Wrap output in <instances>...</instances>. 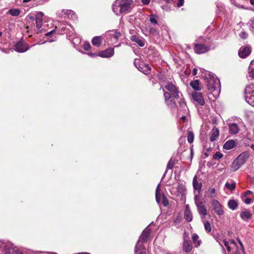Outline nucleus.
Listing matches in <instances>:
<instances>
[{
	"mask_svg": "<svg viewBox=\"0 0 254 254\" xmlns=\"http://www.w3.org/2000/svg\"><path fill=\"white\" fill-rule=\"evenodd\" d=\"M130 39L131 41L136 42L140 47H143L144 46V42L135 35H132L130 37Z\"/></svg>",
	"mask_w": 254,
	"mask_h": 254,
	"instance_id": "nucleus-31",
	"label": "nucleus"
},
{
	"mask_svg": "<svg viewBox=\"0 0 254 254\" xmlns=\"http://www.w3.org/2000/svg\"><path fill=\"white\" fill-rule=\"evenodd\" d=\"M165 89L173 96V98L180 99V95L183 96L178 88L172 82H168L165 86Z\"/></svg>",
	"mask_w": 254,
	"mask_h": 254,
	"instance_id": "nucleus-4",
	"label": "nucleus"
},
{
	"mask_svg": "<svg viewBox=\"0 0 254 254\" xmlns=\"http://www.w3.org/2000/svg\"><path fill=\"white\" fill-rule=\"evenodd\" d=\"M195 205H196L198 211L200 215L204 216L206 215L207 210L203 201L197 202L196 204H195Z\"/></svg>",
	"mask_w": 254,
	"mask_h": 254,
	"instance_id": "nucleus-18",
	"label": "nucleus"
},
{
	"mask_svg": "<svg viewBox=\"0 0 254 254\" xmlns=\"http://www.w3.org/2000/svg\"><path fill=\"white\" fill-rule=\"evenodd\" d=\"M251 88L250 86H248L246 87L245 89V99L247 103L254 107V95H252L250 92L249 91V89Z\"/></svg>",
	"mask_w": 254,
	"mask_h": 254,
	"instance_id": "nucleus-13",
	"label": "nucleus"
},
{
	"mask_svg": "<svg viewBox=\"0 0 254 254\" xmlns=\"http://www.w3.org/2000/svg\"><path fill=\"white\" fill-rule=\"evenodd\" d=\"M88 55L91 57H94L98 56V55L96 54V53H88Z\"/></svg>",
	"mask_w": 254,
	"mask_h": 254,
	"instance_id": "nucleus-56",
	"label": "nucleus"
},
{
	"mask_svg": "<svg viewBox=\"0 0 254 254\" xmlns=\"http://www.w3.org/2000/svg\"><path fill=\"white\" fill-rule=\"evenodd\" d=\"M164 97L166 103H168L171 98H173V96L168 91H164Z\"/></svg>",
	"mask_w": 254,
	"mask_h": 254,
	"instance_id": "nucleus-36",
	"label": "nucleus"
},
{
	"mask_svg": "<svg viewBox=\"0 0 254 254\" xmlns=\"http://www.w3.org/2000/svg\"><path fill=\"white\" fill-rule=\"evenodd\" d=\"M162 203L165 206H167L169 204V201L163 193L162 194Z\"/></svg>",
	"mask_w": 254,
	"mask_h": 254,
	"instance_id": "nucleus-43",
	"label": "nucleus"
},
{
	"mask_svg": "<svg viewBox=\"0 0 254 254\" xmlns=\"http://www.w3.org/2000/svg\"><path fill=\"white\" fill-rule=\"evenodd\" d=\"M196 176H195L193 179V187L194 190H197L198 192L199 193L201 190V183H198L196 179Z\"/></svg>",
	"mask_w": 254,
	"mask_h": 254,
	"instance_id": "nucleus-23",
	"label": "nucleus"
},
{
	"mask_svg": "<svg viewBox=\"0 0 254 254\" xmlns=\"http://www.w3.org/2000/svg\"><path fill=\"white\" fill-rule=\"evenodd\" d=\"M241 246V249H242V250L243 251V252H244V246L242 244V243H240V244H239Z\"/></svg>",
	"mask_w": 254,
	"mask_h": 254,
	"instance_id": "nucleus-63",
	"label": "nucleus"
},
{
	"mask_svg": "<svg viewBox=\"0 0 254 254\" xmlns=\"http://www.w3.org/2000/svg\"><path fill=\"white\" fill-rule=\"evenodd\" d=\"M241 246V249H242V250L243 251V252H244V246L242 244V243H240V244H239Z\"/></svg>",
	"mask_w": 254,
	"mask_h": 254,
	"instance_id": "nucleus-62",
	"label": "nucleus"
},
{
	"mask_svg": "<svg viewBox=\"0 0 254 254\" xmlns=\"http://www.w3.org/2000/svg\"><path fill=\"white\" fill-rule=\"evenodd\" d=\"M45 43H46V41L42 42V41H40L38 42V45H42V44H44Z\"/></svg>",
	"mask_w": 254,
	"mask_h": 254,
	"instance_id": "nucleus-64",
	"label": "nucleus"
},
{
	"mask_svg": "<svg viewBox=\"0 0 254 254\" xmlns=\"http://www.w3.org/2000/svg\"><path fill=\"white\" fill-rule=\"evenodd\" d=\"M192 98L194 101L196 102L198 105L203 106L205 104L202 94L197 91H194L192 94Z\"/></svg>",
	"mask_w": 254,
	"mask_h": 254,
	"instance_id": "nucleus-9",
	"label": "nucleus"
},
{
	"mask_svg": "<svg viewBox=\"0 0 254 254\" xmlns=\"http://www.w3.org/2000/svg\"><path fill=\"white\" fill-rule=\"evenodd\" d=\"M175 164V160L171 159L168 163L167 168L168 169H172L173 168L174 165Z\"/></svg>",
	"mask_w": 254,
	"mask_h": 254,
	"instance_id": "nucleus-41",
	"label": "nucleus"
},
{
	"mask_svg": "<svg viewBox=\"0 0 254 254\" xmlns=\"http://www.w3.org/2000/svg\"><path fill=\"white\" fill-rule=\"evenodd\" d=\"M223 243H224V244L225 246V247L227 248V251L228 252H230L231 250V249L228 244V242H227L226 240H225L223 241Z\"/></svg>",
	"mask_w": 254,
	"mask_h": 254,
	"instance_id": "nucleus-48",
	"label": "nucleus"
},
{
	"mask_svg": "<svg viewBox=\"0 0 254 254\" xmlns=\"http://www.w3.org/2000/svg\"><path fill=\"white\" fill-rule=\"evenodd\" d=\"M56 40V38H53V39H48V41L49 42H53L55 41Z\"/></svg>",
	"mask_w": 254,
	"mask_h": 254,
	"instance_id": "nucleus-60",
	"label": "nucleus"
},
{
	"mask_svg": "<svg viewBox=\"0 0 254 254\" xmlns=\"http://www.w3.org/2000/svg\"><path fill=\"white\" fill-rule=\"evenodd\" d=\"M243 165L241 164L239 161H237V159H235L233 162L231 166V170L233 171H235L239 169Z\"/></svg>",
	"mask_w": 254,
	"mask_h": 254,
	"instance_id": "nucleus-32",
	"label": "nucleus"
},
{
	"mask_svg": "<svg viewBox=\"0 0 254 254\" xmlns=\"http://www.w3.org/2000/svg\"><path fill=\"white\" fill-rule=\"evenodd\" d=\"M4 248L2 250L1 254H13L15 252L14 248L10 244L5 243Z\"/></svg>",
	"mask_w": 254,
	"mask_h": 254,
	"instance_id": "nucleus-16",
	"label": "nucleus"
},
{
	"mask_svg": "<svg viewBox=\"0 0 254 254\" xmlns=\"http://www.w3.org/2000/svg\"><path fill=\"white\" fill-rule=\"evenodd\" d=\"M198 239V236L196 234L193 235V236L192 237V241L194 243H195L197 241Z\"/></svg>",
	"mask_w": 254,
	"mask_h": 254,
	"instance_id": "nucleus-51",
	"label": "nucleus"
},
{
	"mask_svg": "<svg viewBox=\"0 0 254 254\" xmlns=\"http://www.w3.org/2000/svg\"><path fill=\"white\" fill-rule=\"evenodd\" d=\"M219 135V131L218 129L216 127H214L210 132V140L212 142L216 140Z\"/></svg>",
	"mask_w": 254,
	"mask_h": 254,
	"instance_id": "nucleus-21",
	"label": "nucleus"
},
{
	"mask_svg": "<svg viewBox=\"0 0 254 254\" xmlns=\"http://www.w3.org/2000/svg\"><path fill=\"white\" fill-rule=\"evenodd\" d=\"M135 254H146V249L143 244L137 242L134 248Z\"/></svg>",
	"mask_w": 254,
	"mask_h": 254,
	"instance_id": "nucleus-14",
	"label": "nucleus"
},
{
	"mask_svg": "<svg viewBox=\"0 0 254 254\" xmlns=\"http://www.w3.org/2000/svg\"><path fill=\"white\" fill-rule=\"evenodd\" d=\"M65 16L67 17V18L72 19H75L77 18L76 15L75 13L71 10H63Z\"/></svg>",
	"mask_w": 254,
	"mask_h": 254,
	"instance_id": "nucleus-26",
	"label": "nucleus"
},
{
	"mask_svg": "<svg viewBox=\"0 0 254 254\" xmlns=\"http://www.w3.org/2000/svg\"><path fill=\"white\" fill-rule=\"evenodd\" d=\"M194 47V52L199 54L204 53L209 50V47L202 44H195Z\"/></svg>",
	"mask_w": 254,
	"mask_h": 254,
	"instance_id": "nucleus-10",
	"label": "nucleus"
},
{
	"mask_svg": "<svg viewBox=\"0 0 254 254\" xmlns=\"http://www.w3.org/2000/svg\"><path fill=\"white\" fill-rule=\"evenodd\" d=\"M58 28L59 29L60 34H66L69 39L71 38L75 34L73 27L71 25V24L65 21H62L60 22L59 26L58 27H56V29Z\"/></svg>",
	"mask_w": 254,
	"mask_h": 254,
	"instance_id": "nucleus-2",
	"label": "nucleus"
},
{
	"mask_svg": "<svg viewBox=\"0 0 254 254\" xmlns=\"http://www.w3.org/2000/svg\"><path fill=\"white\" fill-rule=\"evenodd\" d=\"M194 134L192 131H189L188 132L187 140L190 143H191L193 141Z\"/></svg>",
	"mask_w": 254,
	"mask_h": 254,
	"instance_id": "nucleus-35",
	"label": "nucleus"
},
{
	"mask_svg": "<svg viewBox=\"0 0 254 254\" xmlns=\"http://www.w3.org/2000/svg\"><path fill=\"white\" fill-rule=\"evenodd\" d=\"M184 0H178V2L177 3V6L178 7H181L184 4Z\"/></svg>",
	"mask_w": 254,
	"mask_h": 254,
	"instance_id": "nucleus-53",
	"label": "nucleus"
},
{
	"mask_svg": "<svg viewBox=\"0 0 254 254\" xmlns=\"http://www.w3.org/2000/svg\"><path fill=\"white\" fill-rule=\"evenodd\" d=\"M251 49L250 46L241 47L238 52L239 56L242 59H244L249 56L251 53Z\"/></svg>",
	"mask_w": 254,
	"mask_h": 254,
	"instance_id": "nucleus-8",
	"label": "nucleus"
},
{
	"mask_svg": "<svg viewBox=\"0 0 254 254\" xmlns=\"http://www.w3.org/2000/svg\"><path fill=\"white\" fill-rule=\"evenodd\" d=\"M27 17L29 20L33 21L36 19V15L34 13H29Z\"/></svg>",
	"mask_w": 254,
	"mask_h": 254,
	"instance_id": "nucleus-47",
	"label": "nucleus"
},
{
	"mask_svg": "<svg viewBox=\"0 0 254 254\" xmlns=\"http://www.w3.org/2000/svg\"><path fill=\"white\" fill-rule=\"evenodd\" d=\"M150 21L152 24H157L158 23V21L155 18V15H151L150 18Z\"/></svg>",
	"mask_w": 254,
	"mask_h": 254,
	"instance_id": "nucleus-45",
	"label": "nucleus"
},
{
	"mask_svg": "<svg viewBox=\"0 0 254 254\" xmlns=\"http://www.w3.org/2000/svg\"><path fill=\"white\" fill-rule=\"evenodd\" d=\"M5 243L4 242H2L1 241H0V254H1V252H2V250L4 248V245H5Z\"/></svg>",
	"mask_w": 254,
	"mask_h": 254,
	"instance_id": "nucleus-49",
	"label": "nucleus"
},
{
	"mask_svg": "<svg viewBox=\"0 0 254 254\" xmlns=\"http://www.w3.org/2000/svg\"><path fill=\"white\" fill-rule=\"evenodd\" d=\"M252 193H253V192H252V191L248 190H247V191L245 192L244 195H245V196H247V195H250V194H252Z\"/></svg>",
	"mask_w": 254,
	"mask_h": 254,
	"instance_id": "nucleus-58",
	"label": "nucleus"
},
{
	"mask_svg": "<svg viewBox=\"0 0 254 254\" xmlns=\"http://www.w3.org/2000/svg\"><path fill=\"white\" fill-rule=\"evenodd\" d=\"M184 217L188 222H190L192 220V214L189 208L188 205H187L186 208L185 210Z\"/></svg>",
	"mask_w": 254,
	"mask_h": 254,
	"instance_id": "nucleus-24",
	"label": "nucleus"
},
{
	"mask_svg": "<svg viewBox=\"0 0 254 254\" xmlns=\"http://www.w3.org/2000/svg\"><path fill=\"white\" fill-rule=\"evenodd\" d=\"M206 84L208 90L211 92L215 90L216 82L214 78L207 77L206 78Z\"/></svg>",
	"mask_w": 254,
	"mask_h": 254,
	"instance_id": "nucleus-11",
	"label": "nucleus"
},
{
	"mask_svg": "<svg viewBox=\"0 0 254 254\" xmlns=\"http://www.w3.org/2000/svg\"><path fill=\"white\" fill-rule=\"evenodd\" d=\"M55 31H56V28L55 29H53V30H51L50 32H48L46 33L45 34V35L46 36H50L51 35H52Z\"/></svg>",
	"mask_w": 254,
	"mask_h": 254,
	"instance_id": "nucleus-52",
	"label": "nucleus"
},
{
	"mask_svg": "<svg viewBox=\"0 0 254 254\" xmlns=\"http://www.w3.org/2000/svg\"><path fill=\"white\" fill-rule=\"evenodd\" d=\"M174 98H172L170 100V103H168L167 104L169 106H170L171 108H176L177 107V105L176 101L174 100Z\"/></svg>",
	"mask_w": 254,
	"mask_h": 254,
	"instance_id": "nucleus-42",
	"label": "nucleus"
},
{
	"mask_svg": "<svg viewBox=\"0 0 254 254\" xmlns=\"http://www.w3.org/2000/svg\"><path fill=\"white\" fill-rule=\"evenodd\" d=\"M254 64V60H253L250 64L249 69L251 70L249 72V76L254 78V68L252 67L253 65Z\"/></svg>",
	"mask_w": 254,
	"mask_h": 254,
	"instance_id": "nucleus-37",
	"label": "nucleus"
},
{
	"mask_svg": "<svg viewBox=\"0 0 254 254\" xmlns=\"http://www.w3.org/2000/svg\"><path fill=\"white\" fill-rule=\"evenodd\" d=\"M114 54V50L113 48H109L106 50L99 52L98 56L102 58H110Z\"/></svg>",
	"mask_w": 254,
	"mask_h": 254,
	"instance_id": "nucleus-15",
	"label": "nucleus"
},
{
	"mask_svg": "<svg viewBox=\"0 0 254 254\" xmlns=\"http://www.w3.org/2000/svg\"><path fill=\"white\" fill-rule=\"evenodd\" d=\"M156 200L158 203H160L161 201V196L162 197V194L161 193V190L160 189V184H159L156 188L155 192Z\"/></svg>",
	"mask_w": 254,
	"mask_h": 254,
	"instance_id": "nucleus-30",
	"label": "nucleus"
},
{
	"mask_svg": "<svg viewBox=\"0 0 254 254\" xmlns=\"http://www.w3.org/2000/svg\"><path fill=\"white\" fill-rule=\"evenodd\" d=\"M240 36L242 38L246 39L247 37V34L245 32H243L241 33Z\"/></svg>",
	"mask_w": 254,
	"mask_h": 254,
	"instance_id": "nucleus-54",
	"label": "nucleus"
},
{
	"mask_svg": "<svg viewBox=\"0 0 254 254\" xmlns=\"http://www.w3.org/2000/svg\"><path fill=\"white\" fill-rule=\"evenodd\" d=\"M150 1V0H141V2L144 4H148Z\"/></svg>",
	"mask_w": 254,
	"mask_h": 254,
	"instance_id": "nucleus-55",
	"label": "nucleus"
},
{
	"mask_svg": "<svg viewBox=\"0 0 254 254\" xmlns=\"http://www.w3.org/2000/svg\"><path fill=\"white\" fill-rule=\"evenodd\" d=\"M240 217L243 220H248L252 218V214L248 210L242 211L240 213Z\"/></svg>",
	"mask_w": 254,
	"mask_h": 254,
	"instance_id": "nucleus-22",
	"label": "nucleus"
},
{
	"mask_svg": "<svg viewBox=\"0 0 254 254\" xmlns=\"http://www.w3.org/2000/svg\"><path fill=\"white\" fill-rule=\"evenodd\" d=\"M92 43L93 45L99 47L101 44V37H94L92 40Z\"/></svg>",
	"mask_w": 254,
	"mask_h": 254,
	"instance_id": "nucleus-34",
	"label": "nucleus"
},
{
	"mask_svg": "<svg viewBox=\"0 0 254 254\" xmlns=\"http://www.w3.org/2000/svg\"><path fill=\"white\" fill-rule=\"evenodd\" d=\"M194 201L195 203L196 204L197 202H199L202 201L200 200L199 196L198 195H196L194 196Z\"/></svg>",
	"mask_w": 254,
	"mask_h": 254,
	"instance_id": "nucleus-50",
	"label": "nucleus"
},
{
	"mask_svg": "<svg viewBox=\"0 0 254 254\" xmlns=\"http://www.w3.org/2000/svg\"><path fill=\"white\" fill-rule=\"evenodd\" d=\"M228 205L231 209L235 210L238 207V203L236 200L231 199L228 201Z\"/></svg>",
	"mask_w": 254,
	"mask_h": 254,
	"instance_id": "nucleus-33",
	"label": "nucleus"
},
{
	"mask_svg": "<svg viewBox=\"0 0 254 254\" xmlns=\"http://www.w3.org/2000/svg\"><path fill=\"white\" fill-rule=\"evenodd\" d=\"M183 248L186 253H189L192 250V246L190 240L185 238L184 239L183 243Z\"/></svg>",
	"mask_w": 254,
	"mask_h": 254,
	"instance_id": "nucleus-20",
	"label": "nucleus"
},
{
	"mask_svg": "<svg viewBox=\"0 0 254 254\" xmlns=\"http://www.w3.org/2000/svg\"><path fill=\"white\" fill-rule=\"evenodd\" d=\"M225 186L226 188L232 191L236 188V184L234 183H232V184H230L229 183L227 182L225 184Z\"/></svg>",
	"mask_w": 254,
	"mask_h": 254,
	"instance_id": "nucleus-38",
	"label": "nucleus"
},
{
	"mask_svg": "<svg viewBox=\"0 0 254 254\" xmlns=\"http://www.w3.org/2000/svg\"><path fill=\"white\" fill-rule=\"evenodd\" d=\"M20 12L21 10L18 8H10L6 13L12 16H18L20 14Z\"/></svg>",
	"mask_w": 254,
	"mask_h": 254,
	"instance_id": "nucleus-29",
	"label": "nucleus"
},
{
	"mask_svg": "<svg viewBox=\"0 0 254 254\" xmlns=\"http://www.w3.org/2000/svg\"><path fill=\"white\" fill-rule=\"evenodd\" d=\"M205 229L208 232H210L211 231V227L210 224L209 222L207 221L204 224Z\"/></svg>",
	"mask_w": 254,
	"mask_h": 254,
	"instance_id": "nucleus-44",
	"label": "nucleus"
},
{
	"mask_svg": "<svg viewBox=\"0 0 254 254\" xmlns=\"http://www.w3.org/2000/svg\"><path fill=\"white\" fill-rule=\"evenodd\" d=\"M223 156V154L220 153L219 151H217L215 153V154L213 156V159L214 160H219L222 158Z\"/></svg>",
	"mask_w": 254,
	"mask_h": 254,
	"instance_id": "nucleus-39",
	"label": "nucleus"
},
{
	"mask_svg": "<svg viewBox=\"0 0 254 254\" xmlns=\"http://www.w3.org/2000/svg\"><path fill=\"white\" fill-rule=\"evenodd\" d=\"M229 131L231 134H236L239 131V127L237 124H231L229 126Z\"/></svg>",
	"mask_w": 254,
	"mask_h": 254,
	"instance_id": "nucleus-28",
	"label": "nucleus"
},
{
	"mask_svg": "<svg viewBox=\"0 0 254 254\" xmlns=\"http://www.w3.org/2000/svg\"><path fill=\"white\" fill-rule=\"evenodd\" d=\"M235 142L234 140H229L226 142L223 145V148L227 150L233 148L235 145Z\"/></svg>",
	"mask_w": 254,
	"mask_h": 254,
	"instance_id": "nucleus-27",
	"label": "nucleus"
},
{
	"mask_svg": "<svg viewBox=\"0 0 254 254\" xmlns=\"http://www.w3.org/2000/svg\"><path fill=\"white\" fill-rule=\"evenodd\" d=\"M112 9L117 15L126 14L127 13V0H116L112 5Z\"/></svg>",
	"mask_w": 254,
	"mask_h": 254,
	"instance_id": "nucleus-1",
	"label": "nucleus"
},
{
	"mask_svg": "<svg viewBox=\"0 0 254 254\" xmlns=\"http://www.w3.org/2000/svg\"><path fill=\"white\" fill-rule=\"evenodd\" d=\"M252 199L250 198H247L245 199V202L246 204H250L251 202Z\"/></svg>",
	"mask_w": 254,
	"mask_h": 254,
	"instance_id": "nucleus-57",
	"label": "nucleus"
},
{
	"mask_svg": "<svg viewBox=\"0 0 254 254\" xmlns=\"http://www.w3.org/2000/svg\"><path fill=\"white\" fill-rule=\"evenodd\" d=\"M249 156L250 154L248 152H244L240 154L236 159H237V161H239L241 164L244 165Z\"/></svg>",
	"mask_w": 254,
	"mask_h": 254,
	"instance_id": "nucleus-19",
	"label": "nucleus"
},
{
	"mask_svg": "<svg viewBox=\"0 0 254 254\" xmlns=\"http://www.w3.org/2000/svg\"><path fill=\"white\" fill-rule=\"evenodd\" d=\"M29 48L28 45L23 40L18 41L14 45V50L18 53L25 52Z\"/></svg>",
	"mask_w": 254,
	"mask_h": 254,
	"instance_id": "nucleus-6",
	"label": "nucleus"
},
{
	"mask_svg": "<svg viewBox=\"0 0 254 254\" xmlns=\"http://www.w3.org/2000/svg\"><path fill=\"white\" fill-rule=\"evenodd\" d=\"M139 64V66H137V69L142 72L146 75H148L150 73L151 67L148 64H146L142 61L138 59H135L134 61V65Z\"/></svg>",
	"mask_w": 254,
	"mask_h": 254,
	"instance_id": "nucleus-5",
	"label": "nucleus"
},
{
	"mask_svg": "<svg viewBox=\"0 0 254 254\" xmlns=\"http://www.w3.org/2000/svg\"><path fill=\"white\" fill-rule=\"evenodd\" d=\"M120 32L116 30H110L106 33L107 42L109 44L113 45L116 43L121 36Z\"/></svg>",
	"mask_w": 254,
	"mask_h": 254,
	"instance_id": "nucleus-3",
	"label": "nucleus"
},
{
	"mask_svg": "<svg viewBox=\"0 0 254 254\" xmlns=\"http://www.w3.org/2000/svg\"><path fill=\"white\" fill-rule=\"evenodd\" d=\"M190 86L196 91H200L202 88L199 86V81L198 80H192L190 82Z\"/></svg>",
	"mask_w": 254,
	"mask_h": 254,
	"instance_id": "nucleus-25",
	"label": "nucleus"
},
{
	"mask_svg": "<svg viewBox=\"0 0 254 254\" xmlns=\"http://www.w3.org/2000/svg\"><path fill=\"white\" fill-rule=\"evenodd\" d=\"M150 233V228L149 227H147L142 232L137 242H139V244H142L143 243L147 242L149 239Z\"/></svg>",
	"mask_w": 254,
	"mask_h": 254,
	"instance_id": "nucleus-7",
	"label": "nucleus"
},
{
	"mask_svg": "<svg viewBox=\"0 0 254 254\" xmlns=\"http://www.w3.org/2000/svg\"><path fill=\"white\" fill-rule=\"evenodd\" d=\"M241 246V249H242V250L243 251V252H244V246L242 244V243H240V244H239Z\"/></svg>",
	"mask_w": 254,
	"mask_h": 254,
	"instance_id": "nucleus-61",
	"label": "nucleus"
},
{
	"mask_svg": "<svg viewBox=\"0 0 254 254\" xmlns=\"http://www.w3.org/2000/svg\"><path fill=\"white\" fill-rule=\"evenodd\" d=\"M212 205L215 212L218 215H222L224 214V211L222 209L221 205L219 202L215 199L212 201Z\"/></svg>",
	"mask_w": 254,
	"mask_h": 254,
	"instance_id": "nucleus-12",
	"label": "nucleus"
},
{
	"mask_svg": "<svg viewBox=\"0 0 254 254\" xmlns=\"http://www.w3.org/2000/svg\"><path fill=\"white\" fill-rule=\"evenodd\" d=\"M197 69L195 68H193L192 69V75L194 76V75H195L197 73Z\"/></svg>",
	"mask_w": 254,
	"mask_h": 254,
	"instance_id": "nucleus-59",
	"label": "nucleus"
},
{
	"mask_svg": "<svg viewBox=\"0 0 254 254\" xmlns=\"http://www.w3.org/2000/svg\"><path fill=\"white\" fill-rule=\"evenodd\" d=\"M44 13L42 12H38L36 15V27L39 29L42 27L43 23V17Z\"/></svg>",
	"mask_w": 254,
	"mask_h": 254,
	"instance_id": "nucleus-17",
	"label": "nucleus"
},
{
	"mask_svg": "<svg viewBox=\"0 0 254 254\" xmlns=\"http://www.w3.org/2000/svg\"><path fill=\"white\" fill-rule=\"evenodd\" d=\"M178 103L180 108H184L187 106L185 99L183 97L180 99V100L178 101Z\"/></svg>",
	"mask_w": 254,
	"mask_h": 254,
	"instance_id": "nucleus-40",
	"label": "nucleus"
},
{
	"mask_svg": "<svg viewBox=\"0 0 254 254\" xmlns=\"http://www.w3.org/2000/svg\"><path fill=\"white\" fill-rule=\"evenodd\" d=\"M91 48V46L88 42H84L83 45V48L86 51H88Z\"/></svg>",
	"mask_w": 254,
	"mask_h": 254,
	"instance_id": "nucleus-46",
	"label": "nucleus"
}]
</instances>
